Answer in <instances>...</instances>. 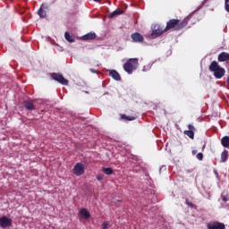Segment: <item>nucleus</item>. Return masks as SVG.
<instances>
[{"instance_id": "nucleus-9", "label": "nucleus", "mask_w": 229, "mask_h": 229, "mask_svg": "<svg viewBox=\"0 0 229 229\" xmlns=\"http://www.w3.org/2000/svg\"><path fill=\"white\" fill-rule=\"evenodd\" d=\"M164 31H165V30H163L160 25H155L154 28L152 29L151 36L155 37V38L160 37V35H162V33H164Z\"/></svg>"}, {"instance_id": "nucleus-7", "label": "nucleus", "mask_w": 229, "mask_h": 229, "mask_svg": "<svg viewBox=\"0 0 229 229\" xmlns=\"http://www.w3.org/2000/svg\"><path fill=\"white\" fill-rule=\"evenodd\" d=\"M0 226L1 228H10L12 226V218H8L6 216L0 217Z\"/></svg>"}, {"instance_id": "nucleus-28", "label": "nucleus", "mask_w": 229, "mask_h": 229, "mask_svg": "<svg viewBox=\"0 0 229 229\" xmlns=\"http://www.w3.org/2000/svg\"><path fill=\"white\" fill-rule=\"evenodd\" d=\"M188 128L190 131H194V126L192 124H189Z\"/></svg>"}, {"instance_id": "nucleus-4", "label": "nucleus", "mask_w": 229, "mask_h": 229, "mask_svg": "<svg viewBox=\"0 0 229 229\" xmlns=\"http://www.w3.org/2000/svg\"><path fill=\"white\" fill-rule=\"evenodd\" d=\"M51 78L52 80H55V81L61 83V85H69V81L66 80L61 73L54 72L51 74Z\"/></svg>"}, {"instance_id": "nucleus-15", "label": "nucleus", "mask_w": 229, "mask_h": 229, "mask_svg": "<svg viewBox=\"0 0 229 229\" xmlns=\"http://www.w3.org/2000/svg\"><path fill=\"white\" fill-rule=\"evenodd\" d=\"M96 33L94 32H89L84 36L81 37L82 40H94L96 38Z\"/></svg>"}, {"instance_id": "nucleus-1", "label": "nucleus", "mask_w": 229, "mask_h": 229, "mask_svg": "<svg viewBox=\"0 0 229 229\" xmlns=\"http://www.w3.org/2000/svg\"><path fill=\"white\" fill-rule=\"evenodd\" d=\"M187 24H189V18H184L182 21L178 19H171L166 22L165 31H169V30H173V31H180L181 30H183Z\"/></svg>"}, {"instance_id": "nucleus-12", "label": "nucleus", "mask_w": 229, "mask_h": 229, "mask_svg": "<svg viewBox=\"0 0 229 229\" xmlns=\"http://www.w3.org/2000/svg\"><path fill=\"white\" fill-rule=\"evenodd\" d=\"M109 76H111L113 80H115V81H121V75L115 70H111L109 72Z\"/></svg>"}, {"instance_id": "nucleus-6", "label": "nucleus", "mask_w": 229, "mask_h": 229, "mask_svg": "<svg viewBox=\"0 0 229 229\" xmlns=\"http://www.w3.org/2000/svg\"><path fill=\"white\" fill-rule=\"evenodd\" d=\"M73 173L76 176H81L85 173V165L81 163H77L73 167Z\"/></svg>"}, {"instance_id": "nucleus-24", "label": "nucleus", "mask_w": 229, "mask_h": 229, "mask_svg": "<svg viewBox=\"0 0 229 229\" xmlns=\"http://www.w3.org/2000/svg\"><path fill=\"white\" fill-rule=\"evenodd\" d=\"M110 226V224L108 222H104L102 224V229H108Z\"/></svg>"}, {"instance_id": "nucleus-20", "label": "nucleus", "mask_w": 229, "mask_h": 229, "mask_svg": "<svg viewBox=\"0 0 229 229\" xmlns=\"http://www.w3.org/2000/svg\"><path fill=\"white\" fill-rule=\"evenodd\" d=\"M121 119H122V121H135L136 117L135 116H128L126 114H122Z\"/></svg>"}, {"instance_id": "nucleus-13", "label": "nucleus", "mask_w": 229, "mask_h": 229, "mask_svg": "<svg viewBox=\"0 0 229 229\" xmlns=\"http://www.w3.org/2000/svg\"><path fill=\"white\" fill-rule=\"evenodd\" d=\"M229 54L226 52H222L218 55V62H228Z\"/></svg>"}, {"instance_id": "nucleus-11", "label": "nucleus", "mask_w": 229, "mask_h": 229, "mask_svg": "<svg viewBox=\"0 0 229 229\" xmlns=\"http://www.w3.org/2000/svg\"><path fill=\"white\" fill-rule=\"evenodd\" d=\"M46 10H47V5L46 4H42L39 8V10L38 11V14L39 15V17L41 19H44L47 17V13H46Z\"/></svg>"}, {"instance_id": "nucleus-5", "label": "nucleus", "mask_w": 229, "mask_h": 229, "mask_svg": "<svg viewBox=\"0 0 229 229\" xmlns=\"http://www.w3.org/2000/svg\"><path fill=\"white\" fill-rule=\"evenodd\" d=\"M224 223L213 221L207 224V229H225Z\"/></svg>"}, {"instance_id": "nucleus-10", "label": "nucleus", "mask_w": 229, "mask_h": 229, "mask_svg": "<svg viewBox=\"0 0 229 229\" xmlns=\"http://www.w3.org/2000/svg\"><path fill=\"white\" fill-rule=\"evenodd\" d=\"M23 106L29 111L35 110V103H33L31 100H25L23 102Z\"/></svg>"}, {"instance_id": "nucleus-25", "label": "nucleus", "mask_w": 229, "mask_h": 229, "mask_svg": "<svg viewBox=\"0 0 229 229\" xmlns=\"http://www.w3.org/2000/svg\"><path fill=\"white\" fill-rule=\"evenodd\" d=\"M196 157L198 160H203V153L199 152L197 154Z\"/></svg>"}, {"instance_id": "nucleus-22", "label": "nucleus", "mask_w": 229, "mask_h": 229, "mask_svg": "<svg viewBox=\"0 0 229 229\" xmlns=\"http://www.w3.org/2000/svg\"><path fill=\"white\" fill-rule=\"evenodd\" d=\"M184 135H187L190 139H194V131H184Z\"/></svg>"}, {"instance_id": "nucleus-17", "label": "nucleus", "mask_w": 229, "mask_h": 229, "mask_svg": "<svg viewBox=\"0 0 229 229\" xmlns=\"http://www.w3.org/2000/svg\"><path fill=\"white\" fill-rule=\"evenodd\" d=\"M221 144L224 148H229V136H224L221 139Z\"/></svg>"}, {"instance_id": "nucleus-8", "label": "nucleus", "mask_w": 229, "mask_h": 229, "mask_svg": "<svg viewBox=\"0 0 229 229\" xmlns=\"http://www.w3.org/2000/svg\"><path fill=\"white\" fill-rule=\"evenodd\" d=\"M131 38H132V42L142 44L144 42V36L139 32L132 33L131 35Z\"/></svg>"}, {"instance_id": "nucleus-29", "label": "nucleus", "mask_w": 229, "mask_h": 229, "mask_svg": "<svg viewBox=\"0 0 229 229\" xmlns=\"http://www.w3.org/2000/svg\"><path fill=\"white\" fill-rule=\"evenodd\" d=\"M214 173H215L216 176H219V174L217 173L216 170H214Z\"/></svg>"}, {"instance_id": "nucleus-14", "label": "nucleus", "mask_w": 229, "mask_h": 229, "mask_svg": "<svg viewBox=\"0 0 229 229\" xmlns=\"http://www.w3.org/2000/svg\"><path fill=\"white\" fill-rule=\"evenodd\" d=\"M81 217H83L84 219H90V212L87 210V208H82L80 211Z\"/></svg>"}, {"instance_id": "nucleus-30", "label": "nucleus", "mask_w": 229, "mask_h": 229, "mask_svg": "<svg viewBox=\"0 0 229 229\" xmlns=\"http://www.w3.org/2000/svg\"><path fill=\"white\" fill-rule=\"evenodd\" d=\"M198 153V150H192V155H196Z\"/></svg>"}, {"instance_id": "nucleus-18", "label": "nucleus", "mask_w": 229, "mask_h": 229, "mask_svg": "<svg viewBox=\"0 0 229 229\" xmlns=\"http://www.w3.org/2000/svg\"><path fill=\"white\" fill-rule=\"evenodd\" d=\"M228 160V150L225 149L221 153V162H226Z\"/></svg>"}, {"instance_id": "nucleus-32", "label": "nucleus", "mask_w": 229, "mask_h": 229, "mask_svg": "<svg viewBox=\"0 0 229 229\" xmlns=\"http://www.w3.org/2000/svg\"><path fill=\"white\" fill-rule=\"evenodd\" d=\"M95 1V3H99V1H101V0H94Z\"/></svg>"}, {"instance_id": "nucleus-19", "label": "nucleus", "mask_w": 229, "mask_h": 229, "mask_svg": "<svg viewBox=\"0 0 229 229\" xmlns=\"http://www.w3.org/2000/svg\"><path fill=\"white\" fill-rule=\"evenodd\" d=\"M102 172L107 175L114 174V169H112L111 167H103Z\"/></svg>"}, {"instance_id": "nucleus-3", "label": "nucleus", "mask_w": 229, "mask_h": 229, "mask_svg": "<svg viewBox=\"0 0 229 229\" xmlns=\"http://www.w3.org/2000/svg\"><path fill=\"white\" fill-rule=\"evenodd\" d=\"M139 67V59L138 58H131L128 59L127 62L123 64V71L128 72L129 74H133V71Z\"/></svg>"}, {"instance_id": "nucleus-27", "label": "nucleus", "mask_w": 229, "mask_h": 229, "mask_svg": "<svg viewBox=\"0 0 229 229\" xmlns=\"http://www.w3.org/2000/svg\"><path fill=\"white\" fill-rule=\"evenodd\" d=\"M225 9L227 13H229V4H225Z\"/></svg>"}, {"instance_id": "nucleus-2", "label": "nucleus", "mask_w": 229, "mask_h": 229, "mask_svg": "<svg viewBox=\"0 0 229 229\" xmlns=\"http://www.w3.org/2000/svg\"><path fill=\"white\" fill-rule=\"evenodd\" d=\"M209 71L211 72H214V76L215 78H216V80H221V78H223V76H225V73L226 72L225 71V68L221 67L217 61H213L211 63V64L209 65Z\"/></svg>"}, {"instance_id": "nucleus-16", "label": "nucleus", "mask_w": 229, "mask_h": 229, "mask_svg": "<svg viewBox=\"0 0 229 229\" xmlns=\"http://www.w3.org/2000/svg\"><path fill=\"white\" fill-rule=\"evenodd\" d=\"M123 13H124V11L121 9H116L109 13V18L112 19L113 17H115V15H123Z\"/></svg>"}, {"instance_id": "nucleus-31", "label": "nucleus", "mask_w": 229, "mask_h": 229, "mask_svg": "<svg viewBox=\"0 0 229 229\" xmlns=\"http://www.w3.org/2000/svg\"><path fill=\"white\" fill-rule=\"evenodd\" d=\"M225 4H229V0H225Z\"/></svg>"}, {"instance_id": "nucleus-21", "label": "nucleus", "mask_w": 229, "mask_h": 229, "mask_svg": "<svg viewBox=\"0 0 229 229\" xmlns=\"http://www.w3.org/2000/svg\"><path fill=\"white\" fill-rule=\"evenodd\" d=\"M64 38L65 40H67V42L72 43L74 42V38H72V36H71V34H69V32H65L64 33Z\"/></svg>"}, {"instance_id": "nucleus-26", "label": "nucleus", "mask_w": 229, "mask_h": 229, "mask_svg": "<svg viewBox=\"0 0 229 229\" xmlns=\"http://www.w3.org/2000/svg\"><path fill=\"white\" fill-rule=\"evenodd\" d=\"M186 205H188V207H191V208H194V204H192L191 202H190L188 200V199H186V201H185Z\"/></svg>"}, {"instance_id": "nucleus-23", "label": "nucleus", "mask_w": 229, "mask_h": 229, "mask_svg": "<svg viewBox=\"0 0 229 229\" xmlns=\"http://www.w3.org/2000/svg\"><path fill=\"white\" fill-rule=\"evenodd\" d=\"M104 179H105V174H99L98 175H97V180L98 182H101V180H104Z\"/></svg>"}]
</instances>
